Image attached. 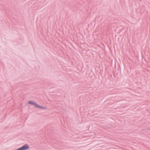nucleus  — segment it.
<instances>
[{
    "label": "nucleus",
    "instance_id": "obj_1",
    "mask_svg": "<svg viewBox=\"0 0 150 150\" xmlns=\"http://www.w3.org/2000/svg\"><path fill=\"white\" fill-rule=\"evenodd\" d=\"M29 148V146L28 145L25 144L21 147L17 149V150H25L28 149Z\"/></svg>",
    "mask_w": 150,
    "mask_h": 150
},
{
    "label": "nucleus",
    "instance_id": "obj_2",
    "mask_svg": "<svg viewBox=\"0 0 150 150\" xmlns=\"http://www.w3.org/2000/svg\"><path fill=\"white\" fill-rule=\"evenodd\" d=\"M35 106L36 107H37L38 108H40L43 109H46V107H42L41 106H40V105H39L35 103Z\"/></svg>",
    "mask_w": 150,
    "mask_h": 150
},
{
    "label": "nucleus",
    "instance_id": "obj_3",
    "mask_svg": "<svg viewBox=\"0 0 150 150\" xmlns=\"http://www.w3.org/2000/svg\"><path fill=\"white\" fill-rule=\"evenodd\" d=\"M28 103L29 104H31L32 105H35V103L33 101H29Z\"/></svg>",
    "mask_w": 150,
    "mask_h": 150
}]
</instances>
